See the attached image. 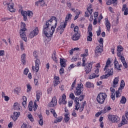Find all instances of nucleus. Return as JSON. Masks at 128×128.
<instances>
[{"instance_id":"1","label":"nucleus","mask_w":128,"mask_h":128,"mask_svg":"<svg viewBox=\"0 0 128 128\" xmlns=\"http://www.w3.org/2000/svg\"><path fill=\"white\" fill-rule=\"evenodd\" d=\"M58 26V18L54 16L46 21L43 27V32L47 38H50L54 32L55 28Z\"/></svg>"},{"instance_id":"2","label":"nucleus","mask_w":128,"mask_h":128,"mask_svg":"<svg viewBox=\"0 0 128 128\" xmlns=\"http://www.w3.org/2000/svg\"><path fill=\"white\" fill-rule=\"evenodd\" d=\"M108 95L106 94L104 92H100L98 94L97 98H96V101L98 104H102L104 102V100L106 98Z\"/></svg>"},{"instance_id":"3","label":"nucleus","mask_w":128,"mask_h":128,"mask_svg":"<svg viewBox=\"0 0 128 128\" xmlns=\"http://www.w3.org/2000/svg\"><path fill=\"white\" fill-rule=\"evenodd\" d=\"M67 22H62L60 24V26H58L56 30V32H60V34H62L64 32V28L66 26Z\"/></svg>"},{"instance_id":"4","label":"nucleus","mask_w":128,"mask_h":128,"mask_svg":"<svg viewBox=\"0 0 128 128\" xmlns=\"http://www.w3.org/2000/svg\"><path fill=\"white\" fill-rule=\"evenodd\" d=\"M105 76H102V78H108L110 76L114 74V69L111 68H108L105 70Z\"/></svg>"},{"instance_id":"5","label":"nucleus","mask_w":128,"mask_h":128,"mask_svg":"<svg viewBox=\"0 0 128 128\" xmlns=\"http://www.w3.org/2000/svg\"><path fill=\"white\" fill-rule=\"evenodd\" d=\"M92 25L90 24L88 27V36H87V40L88 42H92Z\"/></svg>"},{"instance_id":"6","label":"nucleus","mask_w":128,"mask_h":128,"mask_svg":"<svg viewBox=\"0 0 128 128\" xmlns=\"http://www.w3.org/2000/svg\"><path fill=\"white\" fill-rule=\"evenodd\" d=\"M40 60H36L35 61V66H32V70L34 72H38V70H40Z\"/></svg>"},{"instance_id":"7","label":"nucleus","mask_w":128,"mask_h":128,"mask_svg":"<svg viewBox=\"0 0 128 128\" xmlns=\"http://www.w3.org/2000/svg\"><path fill=\"white\" fill-rule=\"evenodd\" d=\"M108 118L112 122H120V118L117 116L114 115H109L108 116Z\"/></svg>"},{"instance_id":"8","label":"nucleus","mask_w":128,"mask_h":128,"mask_svg":"<svg viewBox=\"0 0 128 128\" xmlns=\"http://www.w3.org/2000/svg\"><path fill=\"white\" fill-rule=\"evenodd\" d=\"M92 63L90 62L88 66H86L84 68V70L86 74H88L92 72Z\"/></svg>"},{"instance_id":"9","label":"nucleus","mask_w":128,"mask_h":128,"mask_svg":"<svg viewBox=\"0 0 128 128\" xmlns=\"http://www.w3.org/2000/svg\"><path fill=\"white\" fill-rule=\"evenodd\" d=\"M58 104V101L56 100V97L54 96L52 98V101L49 103L48 106H49L50 108H52L54 106H56Z\"/></svg>"},{"instance_id":"10","label":"nucleus","mask_w":128,"mask_h":128,"mask_svg":"<svg viewBox=\"0 0 128 128\" xmlns=\"http://www.w3.org/2000/svg\"><path fill=\"white\" fill-rule=\"evenodd\" d=\"M14 4L12 2L8 4V10L10 12H16V8H14Z\"/></svg>"},{"instance_id":"11","label":"nucleus","mask_w":128,"mask_h":128,"mask_svg":"<svg viewBox=\"0 0 128 128\" xmlns=\"http://www.w3.org/2000/svg\"><path fill=\"white\" fill-rule=\"evenodd\" d=\"M38 34V28H36L35 29L32 31L29 34V36L30 38H32Z\"/></svg>"},{"instance_id":"12","label":"nucleus","mask_w":128,"mask_h":128,"mask_svg":"<svg viewBox=\"0 0 128 128\" xmlns=\"http://www.w3.org/2000/svg\"><path fill=\"white\" fill-rule=\"evenodd\" d=\"M124 50V48L122 46H118L117 47V56H122V52Z\"/></svg>"},{"instance_id":"13","label":"nucleus","mask_w":128,"mask_h":128,"mask_svg":"<svg viewBox=\"0 0 128 128\" xmlns=\"http://www.w3.org/2000/svg\"><path fill=\"white\" fill-rule=\"evenodd\" d=\"M85 52L86 54H82L81 56H83L84 58H82V66H86V58H85V56H88V49L85 50Z\"/></svg>"},{"instance_id":"14","label":"nucleus","mask_w":128,"mask_h":128,"mask_svg":"<svg viewBox=\"0 0 128 128\" xmlns=\"http://www.w3.org/2000/svg\"><path fill=\"white\" fill-rule=\"evenodd\" d=\"M102 52V46H100H100H97L94 50L96 56H98V54H100Z\"/></svg>"},{"instance_id":"15","label":"nucleus","mask_w":128,"mask_h":128,"mask_svg":"<svg viewBox=\"0 0 128 128\" xmlns=\"http://www.w3.org/2000/svg\"><path fill=\"white\" fill-rule=\"evenodd\" d=\"M119 58H120V60L122 62L125 68H128V64L126 62V60L124 59V57L122 56V55H121V56H118Z\"/></svg>"},{"instance_id":"16","label":"nucleus","mask_w":128,"mask_h":128,"mask_svg":"<svg viewBox=\"0 0 128 128\" xmlns=\"http://www.w3.org/2000/svg\"><path fill=\"white\" fill-rule=\"evenodd\" d=\"M20 115V112H14V115L12 116V119L14 120V122H16V120H18V118Z\"/></svg>"},{"instance_id":"17","label":"nucleus","mask_w":128,"mask_h":128,"mask_svg":"<svg viewBox=\"0 0 128 128\" xmlns=\"http://www.w3.org/2000/svg\"><path fill=\"white\" fill-rule=\"evenodd\" d=\"M110 92H112V94L110 96L112 100H116V94H114V92H116V90L112 87H111L110 88Z\"/></svg>"},{"instance_id":"18","label":"nucleus","mask_w":128,"mask_h":128,"mask_svg":"<svg viewBox=\"0 0 128 128\" xmlns=\"http://www.w3.org/2000/svg\"><path fill=\"white\" fill-rule=\"evenodd\" d=\"M25 31H20V36L21 38H23L24 42H26V35Z\"/></svg>"},{"instance_id":"19","label":"nucleus","mask_w":128,"mask_h":128,"mask_svg":"<svg viewBox=\"0 0 128 128\" xmlns=\"http://www.w3.org/2000/svg\"><path fill=\"white\" fill-rule=\"evenodd\" d=\"M106 28L107 30L110 32V23L108 18H106Z\"/></svg>"},{"instance_id":"20","label":"nucleus","mask_w":128,"mask_h":128,"mask_svg":"<svg viewBox=\"0 0 128 128\" xmlns=\"http://www.w3.org/2000/svg\"><path fill=\"white\" fill-rule=\"evenodd\" d=\"M124 12V16H128V8H126V4H124L122 6V12Z\"/></svg>"},{"instance_id":"21","label":"nucleus","mask_w":128,"mask_h":128,"mask_svg":"<svg viewBox=\"0 0 128 128\" xmlns=\"http://www.w3.org/2000/svg\"><path fill=\"white\" fill-rule=\"evenodd\" d=\"M36 6H38V4H40L41 6H44L46 4V2L44 0H38V1L36 2Z\"/></svg>"},{"instance_id":"22","label":"nucleus","mask_w":128,"mask_h":128,"mask_svg":"<svg viewBox=\"0 0 128 128\" xmlns=\"http://www.w3.org/2000/svg\"><path fill=\"white\" fill-rule=\"evenodd\" d=\"M80 34L75 33L72 36V38L73 40H80Z\"/></svg>"},{"instance_id":"23","label":"nucleus","mask_w":128,"mask_h":128,"mask_svg":"<svg viewBox=\"0 0 128 128\" xmlns=\"http://www.w3.org/2000/svg\"><path fill=\"white\" fill-rule=\"evenodd\" d=\"M14 110H20V104H18V102H15L14 104Z\"/></svg>"},{"instance_id":"24","label":"nucleus","mask_w":128,"mask_h":128,"mask_svg":"<svg viewBox=\"0 0 128 128\" xmlns=\"http://www.w3.org/2000/svg\"><path fill=\"white\" fill-rule=\"evenodd\" d=\"M76 96H80L82 94V92L80 90L78 87L76 88V91L74 92Z\"/></svg>"},{"instance_id":"25","label":"nucleus","mask_w":128,"mask_h":128,"mask_svg":"<svg viewBox=\"0 0 128 128\" xmlns=\"http://www.w3.org/2000/svg\"><path fill=\"white\" fill-rule=\"evenodd\" d=\"M60 78L58 76H55L54 77V86H56L58 84H60Z\"/></svg>"},{"instance_id":"26","label":"nucleus","mask_w":128,"mask_h":128,"mask_svg":"<svg viewBox=\"0 0 128 128\" xmlns=\"http://www.w3.org/2000/svg\"><path fill=\"white\" fill-rule=\"evenodd\" d=\"M118 77H116L114 78L113 81V85L112 86V88H116V86L118 84Z\"/></svg>"},{"instance_id":"27","label":"nucleus","mask_w":128,"mask_h":128,"mask_svg":"<svg viewBox=\"0 0 128 128\" xmlns=\"http://www.w3.org/2000/svg\"><path fill=\"white\" fill-rule=\"evenodd\" d=\"M86 88H94V85L92 83L90 82H86Z\"/></svg>"},{"instance_id":"28","label":"nucleus","mask_w":128,"mask_h":128,"mask_svg":"<svg viewBox=\"0 0 128 128\" xmlns=\"http://www.w3.org/2000/svg\"><path fill=\"white\" fill-rule=\"evenodd\" d=\"M21 14L24 16V20H28V18H26V16H28V12L22 11Z\"/></svg>"},{"instance_id":"29","label":"nucleus","mask_w":128,"mask_h":128,"mask_svg":"<svg viewBox=\"0 0 128 128\" xmlns=\"http://www.w3.org/2000/svg\"><path fill=\"white\" fill-rule=\"evenodd\" d=\"M108 68H110V58H108V60H107L106 65L105 66V68H104V70L106 71V69Z\"/></svg>"},{"instance_id":"30","label":"nucleus","mask_w":128,"mask_h":128,"mask_svg":"<svg viewBox=\"0 0 128 128\" xmlns=\"http://www.w3.org/2000/svg\"><path fill=\"white\" fill-rule=\"evenodd\" d=\"M114 66L116 68H117V70H120V68L121 66H122V65L118 64V61H114Z\"/></svg>"},{"instance_id":"31","label":"nucleus","mask_w":128,"mask_h":128,"mask_svg":"<svg viewBox=\"0 0 128 128\" xmlns=\"http://www.w3.org/2000/svg\"><path fill=\"white\" fill-rule=\"evenodd\" d=\"M66 96L65 94H63L62 96V100L60 101V99L59 100V104H62V102L66 100Z\"/></svg>"},{"instance_id":"32","label":"nucleus","mask_w":128,"mask_h":128,"mask_svg":"<svg viewBox=\"0 0 128 128\" xmlns=\"http://www.w3.org/2000/svg\"><path fill=\"white\" fill-rule=\"evenodd\" d=\"M21 61L22 64H26V54H24L22 55Z\"/></svg>"},{"instance_id":"33","label":"nucleus","mask_w":128,"mask_h":128,"mask_svg":"<svg viewBox=\"0 0 128 128\" xmlns=\"http://www.w3.org/2000/svg\"><path fill=\"white\" fill-rule=\"evenodd\" d=\"M60 64L62 68H66V62L64 61V59H62V58H60Z\"/></svg>"},{"instance_id":"34","label":"nucleus","mask_w":128,"mask_h":128,"mask_svg":"<svg viewBox=\"0 0 128 128\" xmlns=\"http://www.w3.org/2000/svg\"><path fill=\"white\" fill-rule=\"evenodd\" d=\"M22 100L24 102H22V104L24 108H26V96H23Z\"/></svg>"},{"instance_id":"35","label":"nucleus","mask_w":128,"mask_h":128,"mask_svg":"<svg viewBox=\"0 0 128 128\" xmlns=\"http://www.w3.org/2000/svg\"><path fill=\"white\" fill-rule=\"evenodd\" d=\"M26 24L24 22H21V29L20 31H26Z\"/></svg>"},{"instance_id":"36","label":"nucleus","mask_w":128,"mask_h":128,"mask_svg":"<svg viewBox=\"0 0 128 128\" xmlns=\"http://www.w3.org/2000/svg\"><path fill=\"white\" fill-rule=\"evenodd\" d=\"M62 120V116L58 117L57 119L54 120V124H58V122H60Z\"/></svg>"},{"instance_id":"37","label":"nucleus","mask_w":128,"mask_h":128,"mask_svg":"<svg viewBox=\"0 0 128 128\" xmlns=\"http://www.w3.org/2000/svg\"><path fill=\"white\" fill-rule=\"evenodd\" d=\"M38 118H40L39 124L40 126H42V124H44V120H42V115H39Z\"/></svg>"},{"instance_id":"38","label":"nucleus","mask_w":128,"mask_h":128,"mask_svg":"<svg viewBox=\"0 0 128 128\" xmlns=\"http://www.w3.org/2000/svg\"><path fill=\"white\" fill-rule=\"evenodd\" d=\"M52 58L54 62H58V59H56V52H54Z\"/></svg>"},{"instance_id":"39","label":"nucleus","mask_w":128,"mask_h":128,"mask_svg":"<svg viewBox=\"0 0 128 128\" xmlns=\"http://www.w3.org/2000/svg\"><path fill=\"white\" fill-rule=\"evenodd\" d=\"M98 78V75H96L95 74H92L90 75L89 78L92 80V78Z\"/></svg>"},{"instance_id":"40","label":"nucleus","mask_w":128,"mask_h":128,"mask_svg":"<svg viewBox=\"0 0 128 128\" xmlns=\"http://www.w3.org/2000/svg\"><path fill=\"white\" fill-rule=\"evenodd\" d=\"M72 16L70 14L67 15L66 16L64 22H66L68 20H70V18H72Z\"/></svg>"},{"instance_id":"41","label":"nucleus","mask_w":128,"mask_h":128,"mask_svg":"<svg viewBox=\"0 0 128 128\" xmlns=\"http://www.w3.org/2000/svg\"><path fill=\"white\" fill-rule=\"evenodd\" d=\"M42 96V92H38L36 94V100L38 102L40 101V96Z\"/></svg>"},{"instance_id":"42","label":"nucleus","mask_w":128,"mask_h":128,"mask_svg":"<svg viewBox=\"0 0 128 128\" xmlns=\"http://www.w3.org/2000/svg\"><path fill=\"white\" fill-rule=\"evenodd\" d=\"M121 104H126V98L124 96H122V99L120 100Z\"/></svg>"},{"instance_id":"43","label":"nucleus","mask_w":128,"mask_h":128,"mask_svg":"<svg viewBox=\"0 0 128 128\" xmlns=\"http://www.w3.org/2000/svg\"><path fill=\"white\" fill-rule=\"evenodd\" d=\"M121 122L123 124H126L128 123V121H126V119L124 116H122V120Z\"/></svg>"},{"instance_id":"44","label":"nucleus","mask_w":128,"mask_h":128,"mask_svg":"<svg viewBox=\"0 0 128 128\" xmlns=\"http://www.w3.org/2000/svg\"><path fill=\"white\" fill-rule=\"evenodd\" d=\"M28 108L30 112L32 110V102H30L28 105Z\"/></svg>"},{"instance_id":"45","label":"nucleus","mask_w":128,"mask_h":128,"mask_svg":"<svg viewBox=\"0 0 128 128\" xmlns=\"http://www.w3.org/2000/svg\"><path fill=\"white\" fill-rule=\"evenodd\" d=\"M14 92H16V94H18L20 92V88H16L14 90Z\"/></svg>"},{"instance_id":"46","label":"nucleus","mask_w":128,"mask_h":128,"mask_svg":"<svg viewBox=\"0 0 128 128\" xmlns=\"http://www.w3.org/2000/svg\"><path fill=\"white\" fill-rule=\"evenodd\" d=\"M34 14L32 12L30 11H28L27 12V16H29V18H31V16H32Z\"/></svg>"},{"instance_id":"47","label":"nucleus","mask_w":128,"mask_h":128,"mask_svg":"<svg viewBox=\"0 0 128 128\" xmlns=\"http://www.w3.org/2000/svg\"><path fill=\"white\" fill-rule=\"evenodd\" d=\"M118 0H112V4H114V6H116L118 4Z\"/></svg>"},{"instance_id":"48","label":"nucleus","mask_w":128,"mask_h":128,"mask_svg":"<svg viewBox=\"0 0 128 128\" xmlns=\"http://www.w3.org/2000/svg\"><path fill=\"white\" fill-rule=\"evenodd\" d=\"M80 108V104H76L74 110H79Z\"/></svg>"},{"instance_id":"49","label":"nucleus","mask_w":128,"mask_h":128,"mask_svg":"<svg viewBox=\"0 0 128 128\" xmlns=\"http://www.w3.org/2000/svg\"><path fill=\"white\" fill-rule=\"evenodd\" d=\"M64 120H65V122H68V120H70V116H64Z\"/></svg>"},{"instance_id":"50","label":"nucleus","mask_w":128,"mask_h":128,"mask_svg":"<svg viewBox=\"0 0 128 128\" xmlns=\"http://www.w3.org/2000/svg\"><path fill=\"white\" fill-rule=\"evenodd\" d=\"M116 98H120V96H122V94L120 92L117 91L116 92Z\"/></svg>"},{"instance_id":"51","label":"nucleus","mask_w":128,"mask_h":128,"mask_svg":"<svg viewBox=\"0 0 128 128\" xmlns=\"http://www.w3.org/2000/svg\"><path fill=\"white\" fill-rule=\"evenodd\" d=\"M74 32L75 34H78V26H76L74 27Z\"/></svg>"},{"instance_id":"52","label":"nucleus","mask_w":128,"mask_h":128,"mask_svg":"<svg viewBox=\"0 0 128 128\" xmlns=\"http://www.w3.org/2000/svg\"><path fill=\"white\" fill-rule=\"evenodd\" d=\"M28 118L29 120H30V122H34V118H32V116L30 114L28 115Z\"/></svg>"},{"instance_id":"53","label":"nucleus","mask_w":128,"mask_h":128,"mask_svg":"<svg viewBox=\"0 0 128 128\" xmlns=\"http://www.w3.org/2000/svg\"><path fill=\"white\" fill-rule=\"evenodd\" d=\"M120 88H124V80H122L121 81Z\"/></svg>"},{"instance_id":"54","label":"nucleus","mask_w":128,"mask_h":128,"mask_svg":"<svg viewBox=\"0 0 128 128\" xmlns=\"http://www.w3.org/2000/svg\"><path fill=\"white\" fill-rule=\"evenodd\" d=\"M33 108H34V111L36 110V109L38 108V104H36V102H34Z\"/></svg>"},{"instance_id":"55","label":"nucleus","mask_w":128,"mask_h":128,"mask_svg":"<svg viewBox=\"0 0 128 128\" xmlns=\"http://www.w3.org/2000/svg\"><path fill=\"white\" fill-rule=\"evenodd\" d=\"M64 72V68L62 67L60 70V74H62Z\"/></svg>"},{"instance_id":"56","label":"nucleus","mask_w":128,"mask_h":128,"mask_svg":"<svg viewBox=\"0 0 128 128\" xmlns=\"http://www.w3.org/2000/svg\"><path fill=\"white\" fill-rule=\"evenodd\" d=\"M4 56V50H0V56Z\"/></svg>"},{"instance_id":"57","label":"nucleus","mask_w":128,"mask_h":128,"mask_svg":"<svg viewBox=\"0 0 128 128\" xmlns=\"http://www.w3.org/2000/svg\"><path fill=\"white\" fill-rule=\"evenodd\" d=\"M99 42L102 46H104V38H100L99 40Z\"/></svg>"},{"instance_id":"58","label":"nucleus","mask_w":128,"mask_h":128,"mask_svg":"<svg viewBox=\"0 0 128 128\" xmlns=\"http://www.w3.org/2000/svg\"><path fill=\"white\" fill-rule=\"evenodd\" d=\"M106 4L108 6H110L112 4V1L110 0H106Z\"/></svg>"},{"instance_id":"59","label":"nucleus","mask_w":128,"mask_h":128,"mask_svg":"<svg viewBox=\"0 0 128 128\" xmlns=\"http://www.w3.org/2000/svg\"><path fill=\"white\" fill-rule=\"evenodd\" d=\"M24 74H26H26H28V70L27 68H26L24 70Z\"/></svg>"},{"instance_id":"60","label":"nucleus","mask_w":128,"mask_h":128,"mask_svg":"<svg viewBox=\"0 0 128 128\" xmlns=\"http://www.w3.org/2000/svg\"><path fill=\"white\" fill-rule=\"evenodd\" d=\"M66 6L69 8H72V3L70 2H68Z\"/></svg>"},{"instance_id":"61","label":"nucleus","mask_w":128,"mask_h":128,"mask_svg":"<svg viewBox=\"0 0 128 128\" xmlns=\"http://www.w3.org/2000/svg\"><path fill=\"white\" fill-rule=\"evenodd\" d=\"M84 98V95H80L79 97V100L80 102H82V100Z\"/></svg>"},{"instance_id":"62","label":"nucleus","mask_w":128,"mask_h":128,"mask_svg":"<svg viewBox=\"0 0 128 128\" xmlns=\"http://www.w3.org/2000/svg\"><path fill=\"white\" fill-rule=\"evenodd\" d=\"M68 106L70 107L72 106V104H74V102H72V100L68 101Z\"/></svg>"},{"instance_id":"63","label":"nucleus","mask_w":128,"mask_h":128,"mask_svg":"<svg viewBox=\"0 0 128 128\" xmlns=\"http://www.w3.org/2000/svg\"><path fill=\"white\" fill-rule=\"evenodd\" d=\"M87 10L90 14H92V9H90V8H88Z\"/></svg>"},{"instance_id":"64","label":"nucleus","mask_w":128,"mask_h":128,"mask_svg":"<svg viewBox=\"0 0 128 128\" xmlns=\"http://www.w3.org/2000/svg\"><path fill=\"white\" fill-rule=\"evenodd\" d=\"M21 128H28V125H26V124H24L22 126Z\"/></svg>"}]
</instances>
